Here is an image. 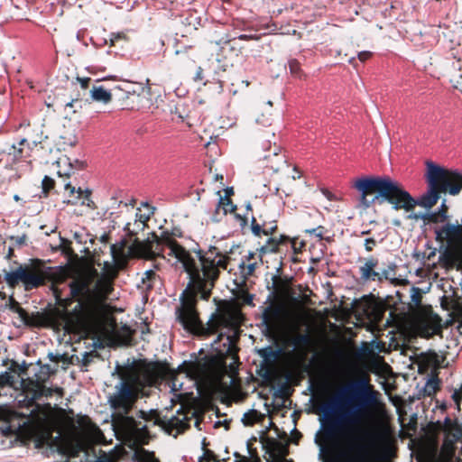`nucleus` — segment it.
I'll use <instances>...</instances> for the list:
<instances>
[{"instance_id": "29", "label": "nucleus", "mask_w": 462, "mask_h": 462, "mask_svg": "<svg viewBox=\"0 0 462 462\" xmlns=\"http://www.w3.org/2000/svg\"><path fill=\"white\" fill-rule=\"evenodd\" d=\"M394 274L395 264L392 263L386 269H383L382 270V272H379L380 279H376V282H382L383 280H394Z\"/></svg>"}, {"instance_id": "24", "label": "nucleus", "mask_w": 462, "mask_h": 462, "mask_svg": "<svg viewBox=\"0 0 462 462\" xmlns=\"http://www.w3.org/2000/svg\"><path fill=\"white\" fill-rule=\"evenodd\" d=\"M291 343L295 349H300L302 346H310L312 344V338L309 333H297L291 337Z\"/></svg>"}, {"instance_id": "30", "label": "nucleus", "mask_w": 462, "mask_h": 462, "mask_svg": "<svg viewBox=\"0 0 462 462\" xmlns=\"http://www.w3.org/2000/svg\"><path fill=\"white\" fill-rule=\"evenodd\" d=\"M153 214V208L150 210L148 214L136 213L134 225L137 226L138 229H143L146 222L150 219L151 215Z\"/></svg>"}, {"instance_id": "21", "label": "nucleus", "mask_w": 462, "mask_h": 462, "mask_svg": "<svg viewBox=\"0 0 462 462\" xmlns=\"http://www.w3.org/2000/svg\"><path fill=\"white\" fill-rule=\"evenodd\" d=\"M90 94L93 100L102 102L103 104H107L112 99L110 91L102 86H94L90 90Z\"/></svg>"}, {"instance_id": "18", "label": "nucleus", "mask_w": 462, "mask_h": 462, "mask_svg": "<svg viewBox=\"0 0 462 462\" xmlns=\"http://www.w3.org/2000/svg\"><path fill=\"white\" fill-rule=\"evenodd\" d=\"M87 462H117L116 457L113 453H106L103 450H99L98 456H95L93 458L88 459ZM134 462H158L157 460L150 459L147 457L140 456L135 454Z\"/></svg>"}, {"instance_id": "17", "label": "nucleus", "mask_w": 462, "mask_h": 462, "mask_svg": "<svg viewBox=\"0 0 462 462\" xmlns=\"http://www.w3.org/2000/svg\"><path fill=\"white\" fill-rule=\"evenodd\" d=\"M36 364L39 365V370L34 373L33 377L28 378V383H38L41 387L49 388L45 383L49 380L50 375L55 372V369L51 368L50 365H42L41 361L38 360Z\"/></svg>"}, {"instance_id": "26", "label": "nucleus", "mask_w": 462, "mask_h": 462, "mask_svg": "<svg viewBox=\"0 0 462 462\" xmlns=\"http://www.w3.org/2000/svg\"><path fill=\"white\" fill-rule=\"evenodd\" d=\"M17 383L16 375L9 368L0 373V388L5 386H14Z\"/></svg>"}, {"instance_id": "62", "label": "nucleus", "mask_w": 462, "mask_h": 462, "mask_svg": "<svg viewBox=\"0 0 462 462\" xmlns=\"http://www.w3.org/2000/svg\"><path fill=\"white\" fill-rule=\"evenodd\" d=\"M254 253H253V252H249V253H248V255H247V260H250L251 258H253V257H254Z\"/></svg>"}, {"instance_id": "38", "label": "nucleus", "mask_w": 462, "mask_h": 462, "mask_svg": "<svg viewBox=\"0 0 462 462\" xmlns=\"http://www.w3.org/2000/svg\"><path fill=\"white\" fill-rule=\"evenodd\" d=\"M277 229V226L275 222H270L268 225L263 223V236L273 235V232Z\"/></svg>"}, {"instance_id": "43", "label": "nucleus", "mask_w": 462, "mask_h": 462, "mask_svg": "<svg viewBox=\"0 0 462 462\" xmlns=\"http://www.w3.org/2000/svg\"><path fill=\"white\" fill-rule=\"evenodd\" d=\"M437 382L436 381H429L425 386L424 391L427 393L428 395H430L431 393H435L436 390Z\"/></svg>"}, {"instance_id": "45", "label": "nucleus", "mask_w": 462, "mask_h": 462, "mask_svg": "<svg viewBox=\"0 0 462 462\" xmlns=\"http://www.w3.org/2000/svg\"><path fill=\"white\" fill-rule=\"evenodd\" d=\"M92 356H93L92 352L83 353L82 358H81L83 365H85V366L88 365L92 362Z\"/></svg>"}, {"instance_id": "55", "label": "nucleus", "mask_w": 462, "mask_h": 462, "mask_svg": "<svg viewBox=\"0 0 462 462\" xmlns=\"http://www.w3.org/2000/svg\"><path fill=\"white\" fill-rule=\"evenodd\" d=\"M255 267H256V263H248V265H247V274L248 275H252L253 273L255 270Z\"/></svg>"}, {"instance_id": "52", "label": "nucleus", "mask_w": 462, "mask_h": 462, "mask_svg": "<svg viewBox=\"0 0 462 462\" xmlns=\"http://www.w3.org/2000/svg\"><path fill=\"white\" fill-rule=\"evenodd\" d=\"M12 239L15 241V245H25L26 236L24 235L21 236H15V237L13 236Z\"/></svg>"}, {"instance_id": "53", "label": "nucleus", "mask_w": 462, "mask_h": 462, "mask_svg": "<svg viewBox=\"0 0 462 462\" xmlns=\"http://www.w3.org/2000/svg\"><path fill=\"white\" fill-rule=\"evenodd\" d=\"M79 80L80 81L81 87L87 88L91 79L89 78H82L79 79Z\"/></svg>"}, {"instance_id": "51", "label": "nucleus", "mask_w": 462, "mask_h": 462, "mask_svg": "<svg viewBox=\"0 0 462 462\" xmlns=\"http://www.w3.org/2000/svg\"><path fill=\"white\" fill-rule=\"evenodd\" d=\"M236 218L237 219L238 223H239V226L243 228L244 226H246L247 224V219L245 217H242L241 215L239 214H236Z\"/></svg>"}, {"instance_id": "22", "label": "nucleus", "mask_w": 462, "mask_h": 462, "mask_svg": "<svg viewBox=\"0 0 462 462\" xmlns=\"http://www.w3.org/2000/svg\"><path fill=\"white\" fill-rule=\"evenodd\" d=\"M283 350L282 347H278L277 349H273L272 346H266L258 350V354L261 357H263V361L266 363H271L279 358Z\"/></svg>"}, {"instance_id": "64", "label": "nucleus", "mask_w": 462, "mask_h": 462, "mask_svg": "<svg viewBox=\"0 0 462 462\" xmlns=\"http://www.w3.org/2000/svg\"><path fill=\"white\" fill-rule=\"evenodd\" d=\"M14 199L15 201H19V200H20V197H19V195L15 194V195L14 196Z\"/></svg>"}, {"instance_id": "39", "label": "nucleus", "mask_w": 462, "mask_h": 462, "mask_svg": "<svg viewBox=\"0 0 462 462\" xmlns=\"http://www.w3.org/2000/svg\"><path fill=\"white\" fill-rule=\"evenodd\" d=\"M452 399L459 408V404L462 402V384L458 389H455L452 393Z\"/></svg>"}, {"instance_id": "13", "label": "nucleus", "mask_w": 462, "mask_h": 462, "mask_svg": "<svg viewBox=\"0 0 462 462\" xmlns=\"http://www.w3.org/2000/svg\"><path fill=\"white\" fill-rule=\"evenodd\" d=\"M441 319L439 315L429 311L414 316L411 321L413 330L424 338H430L442 333Z\"/></svg>"}, {"instance_id": "50", "label": "nucleus", "mask_w": 462, "mask_h": 462, "mask_svg": "<svg viewBox=\"0 0 462 462\" xmlns=\"http://www.w3.org/2000/svg\"><path fill=\"white\" fill-rule=\"evenodd\" d=\"M48 358L50 359V361L58 363V362H60L61 360L62 355L49 353L48 354Z\"/></svg>"}, {"instance_id": "42", "label": "nucleus", "mask_w": 462, "mask_h": 462, "mask_svg": "<svg viewBox=\"0 0 462 462\" xmlns=\"http://www.w3.org/2000/svg\"><path fill=\"white\" fill-rule=\"evenodd\" d=\"M21 427H23V426L19 425L18 427H15L14 425L10 424V425L3 427L1 429V430L5 435H12L16 431L17 429H19Z\"/></svg>"}, {"instance_id": "5", "label": "nucleus", "mask_w": 462, "mask_h": 462, "mask_svg": "<svg viewBox=\"0 0 462 462\" xmlns=\"http://www.w3.org/2000/svg\"><path fill=\"white\" fill-rule=\"evenodd\" d=\"M96 270L82 273L74 278L69 283V295L63 298L61 291L52 286V292L57 304L64 309H68L73 301H77L73 312L75 315H81L95 302L105 301L113 291V281L99 277L95 286L91 285L97 276Z\"/></svg>"}, {"instance_id": "3", "label": "nucleus", "mask_w": 462, "mask_h": 462, "mask_svg": "<svg viewBox=\"0 0 462 462\" xmlns=\"http://www.w3.org/2000/svg\"><path fill=\"white\" fill-rule=\"evenodd\" d=\"M139 398L137 389L128 381L117 383L114 391L107 396V403L112 411L111 421L117 438L134 444L144 443L149 437L146 422L153 425L161 423L159 412L156 410H140L135 417L129 416Z\"/></svg>"}, {"instance_id": "19", "label": "nucleus", "mask_w": 462, "mask_h": 462, "mask_svg": "<svg viewBox=\"0 0 462 462\" xmlns=\"http://www.w3.org/2000/svg\"><path fill=\"white\" fill-rule=\"evenodd\" d=\"M65 189L69 190L71 195H74L77 193L76 199H83L81 201V205H86L89 208H94V202L90 199L91 191L88 189H82L81 188H78L77 189L75 187H72L70 182H68L65 184Z\"/></svg>"}, {"instance_id": "59", "label": "nucleus", "mask_w": 462, "mask_h": 462, "mask_svg": "<svg viewBox=\"0 0 462 462\" xmlns=\"http://www.w3.org/2000/svg\"><path fill=\"white\" fill-rule=\"evenodd\" d=\"M238 39H240V40H249V39H252V36L251 35H247V34H240L238 36Z\"/></svg>"}, {"instance_id": "58", "label": "nucleus", "mask_w": 462, "mask_h": 462, "mask_svg": "<svg viewBox=\"0 0 462 462\" xmlns=\"http://www.w3.org/2000/svg\"><path fill=\"white\" fill-rule=\"evenodd\" d=\"M256 122L262 124L263 125H271V122H270L269 118H265L263 121H260V119L257 118Z\"/></svg>"}, {"instance_id": "44", "label": "nucleus", "mask_w": 462, "mask_h": 462, "mask_svg": "<svg viewBox=\"0 0 462 462\" xmlns=\"http://www.w3.org/2000/svg\"><path fill=\"white\" fill-rule=\"evenodd\" d=\"M375 245L376 241L374 238L369 237L365 240V248L367 252H371Z\"/></svg>"}, {"instance_id": "34", "label": "nucleus", "mask_w": 462, "mask_h": 462, "mask_svg": "<svg viewBox=\"0 0 462 462\" xmlns=\"http://www.w3.org/2000/svg\"><path fill=\"white\" fill-rule=\"evenodd\" d=\"M438 214H439V221L437 223H442V225L446 222H450L449 221V215L448 214V211H447V208H446V205H445V201H443L441 203V205L439 206V210H438Z\"/></svg>"}, {"instance_id": "20", "label": "nucleus", "mask_w": 462, "mask_h": 462, "mask_svg": "<svg viewBox=\"0 0 462 462\" xmlns=\"http://www.w3.org/2000/svg\"><path fill=\"white\" fill-rule=\"evenodd\" d=\"M353 308L359 315L370 316L373 312V302L366 300L365 296L362 300H354Z\"/></svg>"}, {"instance_id": "41", "label": "nucleus", "mask_w": 462, "mask_h": 462, "mask_svg": "<svg viewBox=\"0 0 462 462\" xmlns=\"http://www.w3.org/2000/svg\"><path fill=\"white\" fill-rule=\"evenodd\" d=\"M217 461L213 452L206 450L202 457H199V462H213Z\"/></svg>"}, {"instance_id": "31", "label": "nucleus", "mask_w": 462, "mask_h": 462, "mask_svg": "<svg viewBox=\"0 0 462 462\" xmlns=\"http://www.w3.org/2000/svg\"><path fill=\"white\" fill-rule=\"evenodd\" d=\"M222 205V208L224 214L232 213L236 209V206L233 204V202L225 196L223 199L220 198L218 206Z\"/></svg>"}, {"instance_id": "15", "label": "nucleus", "mask_w": 462, "mask_h": 462, "mask_svg": "<svg viewBox=\"0 0 462 462\" xmlns=\"http://www.w3.org/2000/svg\"><path fill=\"white\" fill-rule=\"evenodd\" d=\"M15 312L18 314L23 324L30 328H42L46 327L49 323V319L46 314L42 312H32L29 314L24 309L17 307Z\"/></svg>"}, {"instance_id": "54", "label": "nucleus", "mask_w": 462, "mask_h": 462, "mask_svg": "<svg viewBox=\"0 0 462 462\" xmlns=\"http://www.w3.org/2000/svg\"><path fill=\"white\" fill-rule=\"evenodd\" d=\"M321 228H322V226H318V227H316V228H313V229H311V230H308V231H309L310 233H311V234H314L316 236H318V237H319V238H322V234H321V232H318V231H319V229H321Z\"/></svg>"}, {"instance_id": "33", "label": "nucleus", "mask_w": 462, "mask_h": 462, "mask_svg": "<svg viewBox=\"0 0 462 462\" xmlns=\"http://www.w3.org/2000/svg\"><path fill=\"white\" fill-rule=\"evenodd\" d=\"M289 68H290V71H291V75H293L294 77H297V78L301 77L302 71L300 69V64L297 60H295V59L290 60H289Z\"/></svg>"}, {"instance_id": "6", "label": "nucleus", "mask_w": 462, "mask_h": 462, "mask_svg": "<svg viewBox=\"0 0 462 462\" xmlns=\"http://www.w3.org/2000/svg\"><path fill=\"white\" fill-rule=\"evenodd\" d=\"M360 439L365 443H347L339 447L334 452L324 443L315 438V443L319 447V457L323 462H372V457L378 450V446L384 441L385 436L379 430L359 429Z\"/></svg>"}, {"instance_id": "48", "label": "nucleus", "mask_w": 462, "mask_h": 462, "mask_svg": "<svg viewBox=\"0 0 462 462\" xmlns=\"http://www.w3.org/2000/svg\"><path fill=\"white\" fill-rule=\"evenodd\" d=\"M372 56V52L368 51H363L358 53V59L361 61L368 60Z\"/></svg>"}, {"instance_id": "8", "label": "nucleus", "mask_w": 462, "mask_h": 462, "mask_svg": "<svg viewBox=\"0 0 462 462\" xmlns=\"http://www.w3.org/2000/svg\"><path fill=\"white\" fill-rule=\"evenodd\" d=\"M52 268L38 258L28 259L9 272L4 273V281L9 288L21 284L25 291L45 286L51 279Z\"/></svg>"}, {"instance_id": "7", "label": "nucleus", "mask_w": 462, "mask_h": 462, "mask_svg": "<svg viewBox=\"0 0 462 462\" xmlns=\"http://www.w3.org/2000/svg\"><path fill=\"white\" fill-rule=\"evenodd\" d=\"M425 179L428 184L422 201L425 208H432L441 192L455 196L462 189V174L459 171L445 169L433 162H426Z\"/></svg>"}, {"instance_id": "40", "label": "nucleus", "mask_w": 462, "mask_h": 462, "mask_svg": "<svg viewBox=\"0 0 462 462\" xmlns=\"http://www.w3.org/2000/svg\"><path fill=\"white\" fill-rule=\"evenodd\" d=\"M63 158L64 159H60L59 163H61V162L68 163L69 165V170L66 171L64 172H61V171H59L58 173L60 176L65 175V176L69 177L72 172L73 165H72L71 162L69 161V158H68L66 156H64Z\"/></svg>"}, {"instance_id": "1", "label": "nucleus", "mask_w": 462, "mask_h": 462, "mask_svg": "<svg viewBox=\"0 0 462 462\" xmlns=\"http://www.w3.org/2000/svg\"><path fill=\"white\" fill-rule=\"evenodd\" d=\"M110 251L114 263L105 262L100 277L112 281L117 276L118 270L123 269L131 257L152 259L160 256L169 261L172 257L176 263H181L189 274V282L181 293L180 305L175 311L177 321L186 331L193 334H217L211 343L212 349L220 358L232 357L234 362L230 364V369L236 370V343L239 338L238 328L242 320L241 312L229 307L217 308L208 322L203 324L196 310L198 295L202 300H208L219 277L220 270L227 268L232 248L229 251H221L217 246H210L205 253L198 252L197 262L170 234L163 232L161 236L152 233L146 240L135 239L131 245L123 239L112 245Z\"/></svg>"}, {"instance_id": "12", "label": "nucleus", "mask_w": 462, "mask_h": 462, "mask_svg": "<svg viewBox=\"0 0 462 462\" xmlns=\"http://www.w3.org/2000/svg\"><path fill=\"white\" fill-rule=\"evenodd\" d=\"M434 234L436 241L445 245L446 251H459L462 248V216L460 221L435 226Z\"/></svg>"}, {"instance_id": "36", "label": "nucleus", "mask_w": 462, "mask_h": 462, "mask_svg": "<svg viewBox=\"0 0 462 462\" xmlns=\"http://www.w3.org/2000/svg\"><path fill=\"white\" fill-rule=\"evenodd\" d=\"M53 186L54 180L49 176H44L42 181V193L44 194V197H47L49 191L53 188Z\"/></svg>"}, {"instance_id": "63", "label": "nucleus", "mask_w": 462, "mask_h": 462, "mask_svg": "<svg viewBox=\"0 0 462 462\" xmlns=\"http://www.w3.org/2000/svg\"><path fill=\"white\" fill-rule=\"evenodd\" d=\"M12 254H13V248L10 247L9 250H8V255L7 256L10 258Z\"/></svg>"}, {"instance_id": "9", "label": "nucleus", "mask_w": 462, "mask_h": 462, "mask_svg": "<svg viewBox=\"0 0 462 462\" xmlns=\"http://www.w3.org/2000/svg\"><path fill=\"white\" fill-rule=\"evenodd\" d=\"M52 395L51 388L41 387L38 383H23L22 393L17 396L16 402L19 408L30 409L29 412H21L20 417L25 419L23 426L29 429L37 428L42 422L41 406L36 402L42 397Z\"/></svg>"}, {"instance_id": "37", "label": "nucleus", "mask_w": 462, "mask_h": 462, "mask_svg": "<svg viewBox=\"0 0 462 462\" xmlns=\"http://www.w3.org/2000/svg\"><path fill=\"white\" fill-rule=\"evenodd\" d=\"M251 231L254 234V236L260 237L262 235H263V224L260 225L256 222L255 217H252L251 220Z\"/></svg>"}, {"instance_id": "57", "label": "nucleus", "mask_w": 462, "mask_h": 462, "mask_svg": "<svg viewBox=\"0 0 462 462\" xmlns=\"http://www.w3.org/2000/svg\"><path fill=\"white\" fill-rule=\"evenodd\" d=\"M195 80H201L203 79L202 77V69L200 67L198 68V70L195 75Z\"/></svg>"}, {"instance_id": "16", "label": "nucleus", "mask_w": 462, "mask_h": 462, "mask_svg": "<svg viewBox=\"0 0 462 462\" xmlns=\"http://www.w3.org/2000/svg\"><path fill=\"white\" fill-rule=\"evenodd\" d=\"M377 265L378 259L374 256L365 258L364 263L359 267L360 279L364 282H376V279H380L379 272L375 271Z\"/></svg>"}, {"instance_id": "47", "label": "nucleus", "mask_w": 462, "mask_h": 462, "mask_svg": "<svg viewBox=\"0 0 462 462\" xmlns=\"http://www.w3.org/2000/svg\"><path fill=\"white\" fill-rule=\"evenodd\" d=\"M412 293L411 295V300L414 301L416 304L420 301V295H419V289L416 287L411 288Z\"/></svg>"}, {"instance_id": "27", "label": "nucleus", "mask_w": 462, "mask_h": 462, "mask_svg": "<svg viewBox=\"0 0 462 462\" xmlns=\"http://www.w3.org/2000/svg\"><path fill=\"white\" fill-rule=\"evenodd\" d=\"M30 365H28L25 361H23L21 365L15 361H12L11 365L9 366V370L14 371V374L16 375V379L22 376L23 383L25 382L23 378V375L27 374V370Z\"/></svg>"}, {"instance_id": "25", "label": "nucleus", "mask_w": 462, "mask_h": 462, "mask_svg": "<svg viewBox=\"0 0 462 462\" xmlns=\"http://www.w3.org/2000/svg\"><path fill=\"white\" fill-rule=\"evenodd\" d=\"M288 238L285 236H281L279 240L273 237L268 238L266 244L261 247V252L263 254L275 253L278 251L280 244L286 241Z\"/></svg>"}, {"instance_id": "28", "label": "nucleus", "mask_w": 462, "mask_h": 462, "mask_svg": "<svg viewBox=\"0 0 462 462\" xmlns=\"http://www.w3.org/2000/svg\"><path fill=\"white\" fill-rule=\"evenodd\" d=\"M16 417V412H14L9 406L0 404V421L10 423Z\"/></svg>"}, {"instance_id": "60", "label": "nucleus", "mask_w": 462, "mask_h": 462, "mask_svg": "<svg viewBox=\"0 0 462 462\" xmlns=\"http://www.w3.org/2000/svg\"><path fill=\"white\" fill-rule=\"evenodd\" d=\"M130 226H131V224H130V223H127V224L125 225V231H127V232H129V233H131V234H133V233L134 232V230H131Z\"/></svg>"}, {"instance_id": "23", "label": "nucleus", "mask_w": 462, "mask_h": 462, "mask_svg": "<svg viewBox=\"0 0 462 462\" xmlns=\"http://www.w3.org/2000/svg\"><path fill=\"white\" fill-rule=\"evenodd\" d=\"M158 278L159 277L156 274L155 271L152 269H149L143 273L141 280L142 285L139 284L138 286L141 287L143 290L150 291L153 288Z\"/></svg>"}, {"instance_id": "4", "label": "nucleus", "mask_w": 462, "mask_h": 462, "mask_svg": "<svg viewBox=\"0 0 462 462\" xmlns=\"http://www.w3.org/2000/svg\"><path fill=\"white\" fill-rule=\"evenodd\" d=\"M353 187L359 192L360 203L365 208L372 204L384 202L393 205L395 210L403 208L410 211L415 206L424 208V193L414 199L398 181L388 176H363L355 181Z\"/></svg>"}, {"instance_id": "10", "label": "nucleus", "mask_w": 462, "mask_h": 462, "mask_svg": "<svg viewBox=\"0 0 462 462\" xmlns=\"http://www.w3.org/2000/svg\"><path fill=\"white\" fill-rule=\"evenodd\" d=\"M256 157L259 166L272 173L279 171L287 164L286 155L282 147L270 140L262 142L261 146L256 150Z\"/></svg>"}, {"instance_id": "35", "label": "nucleus", "mask_w": 462, "mask_h": 462, "mask_svg": "<svg viewBox=\"0 0 462 462\" xmlns=\"http://www.w3.org/2000/svg\"><path fill=\"white\" fill-rule=\"evenodd\" d=\"M409 218L418 219L419 217L428 220L429 222L437 223L439 221L437 213H430L424 215H418L416 213L411 214Z\"/></svg>"}, {"instance_id": "11", "label": "nucleus", "mask_w": 462, "mask_h": 462, "mask_svg": "<svg viewBox=\"0 0 462 462\" xmlns=\"http://www.w3.org/2000/svg\"><path fill=\"white\" fill-rule=\"evenodd\" d=\"M433 430L444 433V440L441 446V453L451 458L455 454V444L462 439V423L457 419L446 416L443 421L437 420L432 423Z\"/></svg>"}, {"instance_id": "46", "label": "nucleus", "mask_w": 462, "mask_h": 462, "mask_svg": "<svg viewBox=\"0 0 462 462\" xmlns=\"http://www.w3.org/2000/svg\"><path fill=\"white\" fill-rule=\"evenodd\" d=\"M183 424L184 423L181 420H180L179 419H176L174 417L171 420H170L168 422L169 427H174V428H178V429L181 428Z\"/></svg>"}, {"instance_id": "61", "label": "nucleus", "mask_w": 462, "mask_h": 462, "mask_svg": "<svg viewBox=\"0 0 462 462\" xmlns=\"http://www.w3.org/2000/svg\"><path fill=\"white\" fill-rule=\"evenodd\" d=\"M77 100H71L70 102H69L66 106H70V107H73L75 106L74 102H76Z\"/></svg>"}, {"instance_id": "56", "label": "nucleus", "mask_w": 462, "mask_h": 462, "mask_svg": "<svg viewBox=\"0 0 462 462\" xmlns=\"http://www.w3.org/2000/svg\"><path fill=\"white\" fill-rule=\"evenodd\" d=\"M122 37L121 33H111L110 42L113 45L115 42Z\"/></svg>"}, {"instance_id": "32", "label": "nucleus", "mask_w": 462, "mask_h": 462, "mask_svg": "<svg viewBox=\"0 0 462 462\" xmlns=\"http://www.w3.org/2000/svg\"><path fill=\"white\" fill-rule=\"evenodd\" d=\"M258 413L255 410L245 412L242 418V422L245 426H251L257 420Z\"/></svg>"}, {"instance_id": "2", "label": "nucleus", "mask_w": 462, "mask_h": 462, "mask_svg": "<svg viewBox=\"0 0 462 462\" xmlns=\"http://www.w3.org/2000/svg\"><path fill=\"white\" fill-rule=\"evenodd\" d=\"M379 393L369 383L368 378L361 377L348 382L336 395L320 404L319 410L320 429L316 437L322 442L319 435L322 433L325 440L332 439L339 435H347L348 442L365 443L360 439L359 429L379 430L385 436L378 448L387 440L385 432L377 428L367 426V421L374 415V410L379 403Z\"/></svg>"}, {"instance_id": "14", "label": "nucleus", "mask_w": 462, "mask_h": 462, "mask_svg": "<svg viewBox=\"0 0 462 462\" xmlns=\"http://www.w3.org/2000/svg\"><path fill=\"white\" fill-rule=\"evenodd\" d=\"M275 280V277H273ZM276 282H273L272 288L275 289ZM266 303L269 305L263 310L262 316L263 323L270 326L279 320H282L287 314V306L284 301L280 300L278 293L273 290L266 298Z\"/></svg>"}, {"instance_id": "49", "label": "nucleus", "mask_w": 462, "mask_h": 462, "mask_svg": "<svg viewBox=\"0 0 462 462\" xmlns=\"http://www.w3.org/2000/svg\"><path fill=\"white\" fill-rule=\"evenodd\" d=\"M360 355L362 356H369L372 352V350L369 348V346L366 344H363L359 349Z\"/></svg>"}]
</instances>
